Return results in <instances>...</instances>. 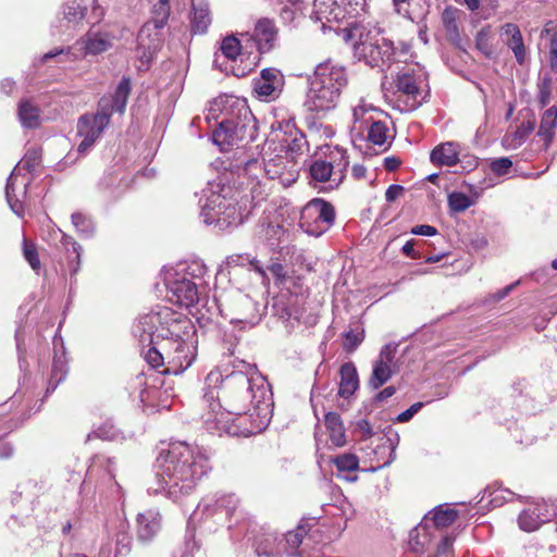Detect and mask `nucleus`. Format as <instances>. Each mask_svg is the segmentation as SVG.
I'll list each match as a JSON object with an SVG mask.
<instances>
[{"label": "nucleus", "mask_w": 557, "mask_h": 557, "mask_svg": "<svg viewBox=\"0 0 557 557\" xmlns=\"http://www.w3.org/2000/svg\"><path fill=\"white\" fill-rule=\"evenodd\" d=\"M272 393L255 364L239 361L222 381L219 391L209 388L203 401L210 412L206 423L210 431L248 437L261 433L269 424Z\"/></svg>", "instance_id": "f257e3e1"}, {"label": "nucleus", "mask_w": 557, "mask_h": 557, "mask_svg": "<svg viewBox=\"0 0 557 557\" xmlns=\"http://www.w3.org/2000/svg\"><path fill=\"white\" fill-rule=\"evenodd\" d=\"M132 333L143 348H148L145 358L152 368L168 359L165 371L181 374L196 359L197 338L191 321L169 307L139 314Z\"/></svg>", "instance_id": "f03ea898"}, {"label": "nucleus", "mask_w": 557, "mask_h": 557, "mask_svg": "<svg viewBox=\"0 0 557 557\" xmlns=\"http://www.w3.org/2000/svg\"><path fill=\"white\" fill-rule=\"evenodd\" d=\"M211 466L208 457L198 448L185 442L170 444L156 461V484L149 486V494H163L174 503L190 495Z\"/></svg>", "instance_id": "7ed1b4c3"}, {"label": "nucleus", "mask_w": 557, "mask_h": 557, "mask_svg": "<svg viewBox=\"0 0 557 557\" xmlns=\"http://www.w3.org/2000/svg\"><path fill=\"white\" fill-rule=\"evenodd\" d=\"M347 83L345 67L331 62L319 64L310 79L305 107L311 112H327L335 109Z\"/></svg>", "instance_id": "20e7f679"}, {"label": "nucleus", "mask_w": 557, "mask_h": 557, "mask_svg": "<svg viewBox=\"0 0 557 557\" xmlns=\"http://www.w3.org/2000/svg\"><path fill=\"white\" fill-rule=\"evenodd\" d=\"M345 39L350 42L354 54L372 67L389 66L395 60L393 41L379 32L368 29L357 22L347 23L344 28Z\"/></svg>", "instance_id": "39448f33"}, {"label": "nucleus", "mask_w": 557, "mask_h": 557, "mask_svg": "<svg viewBox=\"0 0 557 557\" xmlns=\"http://www.w3.org/2000/svg\"><path fill=\"white\" fill-rule=\"evenodd\" d=\"M206 268L201 262H180L164 272V284L171 302L189 308L199 300Z\"/></svg>", "instance_id": "423d86ee"}, {"label": "nucleus", "mask_w": 557, "mask_h": 557, "mask_svg": "<svg viewBox=\"0 0 557 557\" xmlns=\"http://www.w3.org/2000/svg\"><path fill=\"white\" fill-rule=\"evenodd\" d=\"M236 107L231 106V112L219 123L212 134V139L221 150L236 145L239 148L253 141L257 137V121L250 109L243 102L236 101Z\"/></svg>", "instance_id": "0eeeda50"}, {"label": "nucleus", "mask_w": 557, "mask_h": 557, "mask_svg": "<svg viewBox=\"0 0 557 557\" xmlns=\"http://www.w3.org/2000/svg\"><path fill=\"white\" fill-rule=\"evenodd\" d=\"M324 157L313 158L308 166L309 184L321 190H333L341 186L349 166L347 151L339 147H327Z\"/></svg>", "instance_id": "6e6552de"}, {"label": "nucleus", "mask_w": 557, "mask_h": 557, "mask_svg": "<svg viewBox=\"0 0 557 557\" xmlns=\"http://www.w3.org/2000/svg\"><path fill=\"white\" fill-rule=\"evenodd\" d=\"M205 201L200 199V216L207 225L215 224L220 230L240 225L245 219V209L237 206L233 199L225 195L210 190L205 194Z\"/></svg>", "instance_id": "1a4fd4ad"}, {"label": "nucleus", "mask_w": 557, "mask_h": 557, "mask_svg": "<svg viewBox=\"0 0 557 557\" xmlns=\"http://www.w3.org/2000/svg\"><path fill=\"white\" fill-rule=\"evenodd\" d=\"M218 309L231 323L243 324V327H252L261 321L267 306L248 294L235 290L224 296L218 304Z\"/></svg>", "instance_id": "9d476101"}, {"label": "nucleus", "mask_w": 557, "mask_h": 557, "mask_svg": "<svg viewBox=\"0 0 557 557\" xmlns=\"http://www.w3.org/2000/svg\"><path fill=\"white\" fill-rule=\"evenodd\" d=\"M371 0H313L310 18L320 22L322 28H332V23L362 17L369 12Z\"/></svg>", "instance_id": "9b49d317"}, {"label": "nucleus", "mask_w": 557, "mask_h": 557, "mask_svg": "<svg viewBox=\"0 0 557 557\" xmlns=\"http://www.w3.org/2000/svg\"><path fill=\"white\" fill-rule=\"evenodd\" d=\"M195 515L213 519L218 523L228 521V529L245 519V513L239 509V499L234 494H220L203 498L198 504Z\"/></svg>", "instance_id": "f8f14e48"}, {"label": "nucleus", "mask_w": 557, "mask_h": 557, "mask_svg": "<svg viewBox=\"0 0 557 557\" xmlns=\"http://www.w3.org/2000/svg\"><path fill=\"white\" fill-rule=\"evenodd\" d=\"M334 220V207L321 198H314L302 208L299 226L307 234L319 237L333 225Z\"/></svg>", "instance_id": "ddd939ff"}, {"label": "nucleus", "mask_w": 557, "mask_h": 557, "mask_svg": "<svg viewBox=\"0 0 557 557\" xmlns=\"http://www.w3.org/2000/svg\"><path fill=\"white\" fill-rule=\"evenodd\" d=\"M110 120L108 112L99 109L95 114H84L78 119L77 135L83 138L77 148L79 153L89 151L109 125Z\"/></svg>", "instance_id": "4468645a"}, {"label": "nucleus", "mask_w": 557, "mask_h": 557, "mask_svg": "<svg viewBox=\"0 0 557 557\" xmlns=\"http://www.w3.org/2000/svg\"><path fill=\"white\" fill-rule=\"evenodd\" d=\"M396 351L397 345L393 343L381 348L379 357L372 363V373L368 381L372 389H379L398 371L395 362Z\"/></svg>", "instance_id": "2eb2a0df"}, {"label": "nucleus", "mask_w": 557, "mask_h": 557, "mask_svg": "<svg viewBox=\"0 0 557 557\" xmlns=\"http://www.w3.org/2000/svg\"><path fill=\"white\" fill-rule=\"evenodd\" d=\"M283 85V75L273 67L262 70L260 76L253 79V90L267 101L276 99L282 92Z\"/></svg>", "instance_id": "dca6fc26"}, {"label": "nucleus", "mask_w": 557, "mask_h": 557, "mask_svg": "<svg viewBox=\"0 0 557 557\" xmlns=\"http://www.w3.org/2000/svg\"><path fill=\"white\" fill-rule=\"evenodd\" d=\"M160 47L158 33L152 35L150 24H145L137 36L136 57L140 62V69H148Z\"/></svg>", "instance_id": "f3484780"}, {"label": "nucleus", "mask_w": 557, "mask_h": 557, "mask_svg": "<svg viewBox=\"0 0 557 557\" xmlns=\"http://www.w3.org/2000/svg\"><path fill=\"white\" fill-rule=\"evenodd\" d=\"M132 90L131 78L123 76L111 97H102L98 103L100 111H107L111 119L114 112L123 114Z\"/></svg>", "instance_id": "a211bd4d"}, {"label": "nucleus", "mask_w": 557, "mask_h": 557, "mask_svg": "<svg viewBox=\"0 0 557 557\" xmlns=\"http://www.w3.org/2000/svg\"><path fill=\"white\" fill-rule=\"evenodd\" d=\"M113 46V36L107 32H96L90 29L76 41L83 55H98L111 49Z\"/></svg>", "instance_id": "6ab92c4d"}, {"label": "nucleus", "mask_w": 557, "mask_h": 557, "mask_svg": "<svg viewBox=\"0 0 557 557\" xmlns=\"http://www.w3.org/2000/svg\"><path fill=\"white\" fill-rule=\"evenodd\" d=\"M54 358L51 369L50 379L46 389V396L53 393L58 385L65 379L67 374L66 360H65V347L63 338L55 335L53 337Z\"/></svg>", "instance_id": "aec40b11"}, {"label": "nucleus", "mask_w": 557, "mask_h": 557, "mask_svg": "<svg viewBox=\"0 0 557 557\" xmlns=\"http://www.w3.org/2000/svg\"><path fill=\"white\" fill-rule=\"evenodd\" d=\"M51 236L55 240V246L63 249L67 253L69 268L71 275H75L79 271L82 247L71 236L61 230H54Z\"/></svg>", "instance_id": "412c9836"}, {"label": "nucleus", "mask_w": 557, "mask_h": 557, "mask_svg": "<svg viewBox=\"0 0 557 557\" xmlns=\"http://www.w3.org/2000/svg\"><path fill=\"white\" fill-rule=\"evenodd\" d=\"M137 537L140 542L151 541L161 529V515L156 509H148L137 515Z\"/></svg>", "instance_id": "4be33fe9"}, {"label": "nucleus", "mask_w": 557, "mask_h": 557, "mask_svg": "<svg viewBox=\"0 0 557 557\" xmlns=\"http://www.w3.org/2000/svg\"><path fill=\"white\" fill-rule=\"evenodd\" d=\"M277 37V28L270 18H260L255 27L253 39L260 53L270 51Z\"/></svg>", "instance_id": "5701e85b"}, {"label": "nucleus", "mask_w": 557, "mask_h": 557, "mask_svg": "<svg viewBox=\"0 0 557 557\" xmlns=\"http://www.w3.org/2000/svg\"><path fill=\"white\" fill-rule=\"evenodd\" d=\"M460 145L446 141L433 148L430 154L431 162L436 165L454 166L460 161Z\"/></svg>", "instance_id": "b1692460"}, {"label": "nucleus", "mask_w": 557, "mask_h": 557, "mask_svg": "<svg viewBox=\"0 0 557 557\" xmlns=\"http://www.w3.org/2000/svg\"><path fill=\"white\" fill-rule=\"evenodd\" d=\"M435 537L437 534L421 521L409 533V549L414 554H424Z\"/></svg>", "instance_id": "393cba45"}, {"label": "nucleus", "mask_w": 557, "mask_h": 557, "mask_svg": "<svg viewBox=\"0 0 557 557\" xmlns=\"http://www.w3.org/2000/svg\"><path fill=\"white\" fill-rule=\"evenodd\" d=\"M17 119L24 128H38L42 122L41 110L33 100L22 99L17 104Z\"/></svg>", "instance_id": "a878e982"}, {"label": "nucleus", "mask_w": 557, "mask_h": 557, "mask_svg": "<svg viewBox=\"0 0 557 557\" xmlns=\"http://www.w3.org/2000/svg\"><path fill=\"white\" fill-rule=\"evenodd\" d=\"M457 517L458 512L455 509L438 506L429 511L422 521L438 535L440 530L453 524Z\"/></svg>", "instance_id": "bb28decb"}, {"label": "nucleus", "mask_w": 557, "mask_h": 557, "mask_svg": "<svg viewBox=\"0 0 557 557\" xmlns=\"http://www.w3.org/2000/svg\"><path fill=\"white\" fill-rule=\"evenodd\" d=\"M237 166H243L247 174L257 178L258 173L255 172L256 170H258L259 172L263 171L272 180L278 177L282 174L283 170V166L277 165L274 159L269 160V162H265V160H262V162H260L258 159L255 158L237 160Z\"/></svg>", "instance_id": "cd10ccee"}, {"label": "nucleus", "mask_w": 557, "mask_h": 557, "mask_svg": "<svg viewBox=\"0 0 557 557\" xmlns=\"http://www.w3.org/2000/svg\"><path fill=\"white\" fill-rule=\"evenodd\" d=\"M373 111H376V109L372 104L366 103L364 100H360V102L352 109L351 132L357 136L363 137L366 128L374 121L373 115L371 114Z\"/></svg>", "instance_id": "c85d7f7f"}, {"label": "nucleus", "mask_w": 557, "mask_h": 557, "mask_svg": "<svg viewBox=\"0 0 557 557\" xmlns=\"http://www.w3.org/2000/svg\"><path fill=\"white\" fill-rule=\"evenodd\" d=\"M338 395L343 398L351 396L359 387V376L356 366L352 362H345L339 369Z\"/></svg>", "instance_id": "c756f323"}, {"label": "nucleus", "mask_w": 557, "mask_h": 557, "mask_svg": "<svg viewBox=\"0 0 557 557\" xmlns=\"http://www.w3.org/2000/svg\"><path fill=\"white\" fill-rule=\"evenodd\" d=\"M396 88L398 92L407 97L410 109H416L420 106L421 102L418 99L420 88L414 75L409 73L399 74L396 79Z\"/></svg>", "instance_id": "7c9ffc66"}, {"label": "nucleus", "mask_w": 557, "mask_h": 557, "mask_svg": "<svg viewBox=\"0 0 557 557\" xmlns=\"http://www.w3.org/2000/svg\"><path fill=\"white\" fill-rule=\"evenodd\" d=\"M502 34L506 37L505 41L512 50L517 62L522 64L525 59V48L519 27L516 24L507 23L502 27Z\"/></svg>", "instance_id": "2f4dec72"}, {"label": "nucleus", "mask_w": 557, "mask_h": 557, "mask_svg": "<svg viewBox=\"0 0 557 557\" xmlns=\"http://www.w3.org/2000/svg\"><path fill=\"white\" fill-rule=\"evenodd\" d=\"M557 127V107L553 106L548 108L542 116L537 136L543 140V148L547 150L550 146L554 136L555 128Z\"/></svg>", "instance_id": "473e14b6"}, {"label": "nucleus", "mask_w": 557, "mask_h": 557, "mask_svg": "<svg viewBox=\"0 0 557 557\" xmlns=\"http://www.w3.org/2000/svg\"><path fill=\"white\" fill-rule=\"evenodd\" d=\"M535 120L523 121L520 126L511 134L503 137L502 144L507 149H516L520 147L529 135L535 129Z\"/></svg>", "instance_id": "72a5a7b5"}, {"label": "nucleus", "mask_w": 557, "mask_h": 557, "mask_svg": "<svg viewBox=\"0 0 557 557\" xmlns=\"http://www.w3.org/2000/svg\"><path fill=\"white\" fill-rule=\"evenodd\" d=\"M325 426L333 445L342 447L346 444L345 429L338 413L327 412L325 414Z\"/></svg>", "instance_id": "f704fd0d"}, {"label": "nucleus", "mask_w": 557, "mask_h": 557, "mask_svg": "<svg viewBox=\"0 0 557 557\" xmlns=\"http://www.w3.org/2000/svg\"><path fill=\"white\" fill-rule=\"evenodd\" d=\"M549 520V515H542L541 508L523 510L518 517L519 527L527 532L536 530L542 523Z\"/></svg>", "instance_id": "c9c22d12"}, {"label": "nucleus", "mask_w": 557, "mask_h": 557, "mask_svg": "<svg viewBox=\"0 0 557 557\" xmlns=\"http://www.w3.org/2000/svg\"><path fill=\"white\" fill-rule=\"evenodd\" d=\"M283 541H278L273 534L267 535L256 545V553L259 557H280L283 553Z\"/></svg>", "instance_id": "e433bc0d"}, {"label": "nucleus", "mask_w": 557, "mask_h": 557, "mask_svg": "<svg viewBox=\"0 0 557 557\" xmlns=\"http://www.w3.org/2000/svg\"><path fill=\"white\" fill-rule=\"evenodd\" d=\"M286 153L295 159L297 156L302 154L305 150L308 149V141L302 132L296 129L288 137L284 139V144L282 145Z\"/></svg>", "instance_id": "4c0bfd02"}, {"label": "nucleus", "mask_w": 557, "mask_h": 557, "mask_svg": "<svg viewBox=\"0 0 557 557\" xmlns=\"http://www.w3.org/2000/svg\"><path fill=\"white\" fill-rule=\"evenodd\" d=\"M170 16V0H159L152 8V17L146 24H150L152 33L163 28Z\"/></svg>", "instance_id": "58836bf2"}, {"label": "nucleus", "mask_w": 557, "mask_h": 557, "mask_svg": "<svg viewBox=\"0 0 557 557\" xmlns=\"http://www.w3.org/2000/svg\"><path fill=\"white\" fill-rule=\"evenodd\" d=\"M87 5L82 0H70L63 5V15L69 23L77 24L87 14Z\"/></svg>", "instance_id": "ea45409f"}, {"label": "nucleus", "mask_w": 557, "mask_h": 557, "mask_svg": "<svg viewBox=\"0 0 557 557\" xmlns=\"http://www.w3.org/2000/svg\"><path fill=\"white\" fill-rule=\"evenodd\" d=\"M370 143L383 146L388 138V128L382 121H373L364 131V136Z\"/></svg>", "instance_id": "a19ab883"}, {"label": "nucleus", "mask_w": 557, "mask_h": 557, "mask_svg": "<svg viewBox=\"0 0 557 557\" xmlns=\"http://www.w3.org/2000/svg\"><path fill=\"white\" fill-rule=\"evenodd\" d=\"M191 30L205 34L211 24L210 11L207 5L194 7L191 15Z\"/></svg>", "instance_id": "79ce46f5"}, {"label": "nucleus", "mask_w": 557, "mask_h": 557, "mask_svg": "<svg viewBox=\"0 0 557 557\" xmlns=\"http://www.w3.org/2000/svg\"><path fill=\"white\" fill-rule=\"evenodd\" d=\"M17 173V166L12 171L11 175L9 176L5 186V198L8 201V205L10 206L11 210L17 215L23 216L24 213V207L23 202L16 198L14 194V180Z\"/></svg>", "instance_id": "37998d69"}, {"label": "nucleus", "mask_w": 557, "mask_h": 557, "mask_svg": "<svg viewBox=\"0 0 557 557\" xmlns=\"http://www.w3.org/2000/svg\"><path fill=\"white\" fill-rule=\"evenodd\" d=\"M473 205L474 200L463 193L454 191L448 195V207L453 212H463Z\"/></svg>", "instance_id": "c03bdc74"}, {"label": "nucleus", "mask_w": 557, "mask_h": 557, "mask_svg": "<svg viewBox=\"0 0 557 557\" xmlns=\"http://www.w3.org/2000/svg\"><path fill=\"white\" fill-rule=\"evenodd\" d=\"M72 224L76 228L78 233L84 235L85 237H89L92 235L95 231L94 222L86 215L82 213H73L72 214Z\"/></svg>", "instance_id": "a18cd8bd"}, {"label": "nucleus", "mask_w": 557, "mask_h": 557, "mask_svg": "<svg viewBox=\"0 0 557 557\" xmlns=\"http://www.w3.org/2000/svg\"><path fill=\"white\" fill-rule=\"evenodd\" d=\"M333 462L339 472L356 471L359 467V460H358L357 456H355L352 454L339 455L333 459Z\"/></svg>", "instance_id": "49530a36"}, {"label": "nucleus", "mask_w": 557, "mask_h": 557, "mask_svg": "<svg viewBox=\"0 0 557 557\" xmlns=\"http://www.w3.org/2000/svg\"><path fill=\"white\" fill-rule=\"evenodd\" d=\"M221 50L226 59L234 61L240 53L242 45L236 37L227 36L222 41Z\"/></svg>", "instance_id": "de8ad7c7"}, {"label": "nucleus", "mask_w": 557, "mask_h": 557, "mask_svg": "<svg viewBox=\"0 0 557 557\" xmlns=\"http://www.w3.org/2000/svg\"><path fill=\"white\" fill-rule=\"evenodd\" d=\"M512 496L513 493L509 490L496 488L491 491V488L487 487L484 491L483 498L488 497V502L493 507H499Z\"/></svg>", "instance_id": "09e8293b"}, {"label": "nucleus", "mask_w": 557, "mask_h": 557, "mask_svg": "<svg viewBox=\"0 0 557 557\" xmlns=\"http://www.w3.org/2000/svg\"><path fill=\"white\" fill-rule=\"evenodd\" d=\"M302 14V8H293L286 4L281 9L280 18L284 25L295 27Z\"/></svg>", "instance_id": "8fccbe9b"}, {"label": "nucleus", "mask_w": 557, "mask_h": 557, "mask_svg": "<svg viewBox=\"0 0 557 557\" xmlns=\"http://www.w3.org/2000/svg\"><path fill=\"white\" fill-rule=\"evenodd\" d=\"M23 256L29 263L30 268L38 272L40 269V260L35 244L28 242L26 238L23 240Z\"/></svg>", "instance_id": "3c124183"}, {"label": "nucleus", "mask_w": 557, "mask_h": 557, "mask_svg": "<svg viewBox=\"0 0 557 557\" xmlns=\"http://www.w3.org/2000/svg\"><path fill=\"white\" fill-rule=\"evenodd\" d=\"M263 233L264 239L268 244L271 247H275L280 245L282 237L285 234V230L282 225L270 224L264 227Z\"/></svg>", "instance_id": "603ef678"}, {"label": "nucleus", "mask_w": 557, "mask_h": 557, "mask_svg": "<svg viewBox=\"0 0 557 557\" xmlns=\"http://www.w3.org/2000/svg\"><path fill=\"white\" fill-rule=\"evenodd\" d=\"M41 161V151L40 149H28L22 160V168L26 169L28 172L35 171V169L39 165Z\"/></svg>", "instance_id": "864d4df0"}, {"label": "nucleus", "mask_w": 557, "mask_h": 557, "mask_svg": "<svg viewBox=\"0 0 557 557\" xmlns=\"http://www.w3.org/2000/svg\"><path fill=\"white\" fill-rule=\"evenodd\" d=\"M132 536L124 531H120L115 537V554L127 555L131 552Z\"/></svg>", "instance_id": "5fc2aeb1"}, {"label": "nucleus", "mask_w": 557, "mask_h": 557, "mask_svg": "<svg viewBox=\"0 0 557 557\" xmlns=\"http://www.w3.org/2000/svg\"><path fill=\"white\" fill-rule=\"evenodd\" d=\"M552 78L544 76L539 84V102L541 107H546L550 102Z\"/></svg>", "instance_id": "6e6d98bb"}, {"label": "nucleus", "mask_w": 557, "mask_h": 557, "mask_svg": "<svg viewBox=\"0 0 557 557\" xmlns=\"http://www.w3.org/2000/svg\"><path fill=\"white\" fill-rule=\"evenodd\" d=\"M344 337H345V341L343 344L344 349L347 352H352L362 343L363 332H354L352 330H350L345 333Z\"/></svg>", "instance_id": "4d7b16f0"}, {"label": "nucleus", "mask_w": 557, "mask_h": 557, "mask_svg": "<svg viewBox=\"0 0 557 557\" xmlns=\"http://www.w3.org/2000/svg\"><path fill=\"white\" fill-rule=\"evenodd\" d=\"M92 435L104 441H113L117 438L119 430L111 423H103L94 431Z\"/></svg>", "instance_id": "13d9d810"}, {"label": "nucleus", "mask_w": 557, "mask_h": 557, "mask_svg": "<svg viewBox=\"0 0 557 557\" xmlns=\"http://www.w3.org/2000/svg\"><path fill=\"white\" fill-rule=\"evenodd\" d=\"M511 166L512 161L507 157L495 159L490 164L491 171L498 176L506 175Z\"/></svg>", "instance_id": "bf43d9fd"}, {"label": "nucleus", "mask_w": 557, "mask_h": 557, "mask_svg": "<svg viewBox=\"0 0 557 557\" xmlns=\"http://www.w3.org/2000/svg\"><path fill=\"white\" fill-rule=\"evenodd\" d=\"M305 534V528L299 525L295 531H290L285 535V544L290 548H297L302 543Z\"/></svg>", "instance_id": "052dcab7"}, {"label": "nucleus", "mask_w": 557, "mask_h": 557, "mask_svg": "<svg viewBox=\"0 0 557 557\" xmlns=\"http://www.w3.org/2000/svg\"><path fill=\"white\" fill-rule=\"evenodd\" d=\"M454 539L450 536L442 537L441 542L436 546V552L430 557H450L453 553Z\"/></svg>", "instance_id": "680f3d73"}, {"label": "nucleus", "mask_w": 557, "mask_h": 557, "mask_svg": "<svg viewBox=\"0 0 557 557\" xmlns=\"http://www.w3.org/2000/svg\"><path fill=\"white\" fill-rule=\"evenodd\" d=\"M520 284V281H517L515 283H511L504 288L491 294L488 298L486 299V302H498L506 298L518 285Z\"/></svg>", "instance_id": "e2e57ef3"}, {"label": "nucleus", "mask_w": 557, "mask_h": 557, "mask_svg": "<svg viewBox=\"0 0 557 557\" xmlns=\"http://www.w3.org/2000/svg\"><path fill=\"white\" fill-rule=\"evenodd\" d=\"M423 407V403H414L411 405L407 410L400 412L396 417V422L398 423H405L411 420V418L420 411V409Z\"/></svg>", "instance_id": "0e129e2a"}, {"label": "nucleus", "mask_w": 557, "mask_h": 557, "mask_svg": "<svg viewBox=\"0 0 557 557\" xmlns=\"http://www.w3.org/2000/svg\"><path fill=\"white\" fill-rule=\"evenodd\" d=\"M549 61H550L552 70L554 72H557V30L554 32V34L550 38Z\"/></svg>", "instance_id": "69168bd1"}, {"label": "nucleus", "mask_w": 557, "mask_h": 557, "mask_svg": "<svg viewBox=\"0 0 557 557\" xmlns=\"http://www.w3.org/2000/svg\"><path fill=\"white\" fill-rule=\"evenodd\" d=\"M443 23L447 32H457V24L454 17V12L451 10L446 9L443 12Z\"/></svg>", "instance_id": "338daca9"}, {"label": "nucleus", "mask_w": 557, "mask_h": 557, "mask_svg": "<svg viewBox=\"0 0 557 557\" xmlns=\"http://www.w3.org/2000/svg\"><path fill=\"white\" fill-rule=\"evenodd\" d=\"M411 234L420 235V236H434L437 234V230L432 225L422 224V225H416L414 227H412Z\"/></svg>", "instance_id": "774afa93"}]
</instances>
